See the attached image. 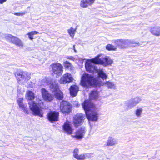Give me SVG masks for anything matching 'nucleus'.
I'll list each match as a JSON object with an SVG mask.
<instances>
[{"instance_id": "obj_33", "label": "nucleus", "mask_w": 160, "mask_h": 160, "mask_svg": "<svg viewBox=\"0 0 160 160\" xmlns=\"http://www.w3.org/2000/svg\"><path fill=\"white\" fill-rule=\"evenodd\" d=\"M107 84L108 85V87L110 88H112L113 86V84L111 82H107Z\"/></svg>"}, {"instance_id": "obj_6", "label": "nucleus", "mask_w": 160, "mask_h": 160, "mask_svg": "<svg viewBox=\"0 0 160 160\" xmlns=\"http://www.w3.org/2000/svg\"><path fill=\"white\" fill-rule=\"evenodd\" d=\"M49 87L50 89H53L54 92V96L57 100H62L64 98L63 92L60 89L58 84H54L53 82L50 83Z\"/></svg>"}, {"instance_id": "obj_7", "label": "nucleus", "mask_w": 160, "mask_h": 160, "mask_svg": "<svg viewBox=\"0 0 160 160\" xmlns=\"http://www.w3.org/2000/svg\"><path fill=\"white\" fill-rule=\"evenodd\" d=\"M59 109L63 113L68 114L71 112L72 106L69 102L62 100L60 103Z\"/></svg>"}, {"instance_id": "obj_18", "label": "nucleus", "mask_w": 160, "mask_h": 160, "mask_svg": "<svg viewBox=\"0 0 160 160\" xmlns=\"http://www.w3.org/2000/svg\"><path fill=\"white\" fill-rule=\"evenodd\" d=\"M69 93L71 96L75 97L79 91V87L76 85H73L70 86L69 88Z\"/></svg>"}, {"instance_id": "obj_5", "label": "nucleus", "mask_w": 160, "mask_h": 160, "mask_svg": "<svg viewBox=\"0 0 160 160\" xmlns=\"http://www.w3.org/2000/svg\"><path fill=\"white\" fill-rule=\"evenodd\" d=\"M51 73L53 76L58 77L61 76L63 72V68L62 65L59 62H54L50 66Z\"/></svg>"}, {"instance_id": "obj_16", "label": "nucleus", "mask_w": 160, "mask_h": 160, "mask_svg": "<svg viewBox=\"0 0 160 160\" xmlns=\"http://www.w3.org/2000/svg\"><path fill=\"white\" fill-rule=\"evenodd\" d=\"M127 41L123 39H118L114 41V43L116 47H119L121 49L127 47Z\"/></svg>"}, {"instance_id": "obj_11", "label": "nucleus", "mask_w": 160, "mask_h": 160, "mask_svg": "<svg viewBox=\"0 0 160 160\" xmlns=\"http://www.w3.org/2000/svg\"><path fill=\"white\" fill-rule=\"evenodd\" d=\"M59 115L58 112L51 111L47 113V118L50 122L53 123L59 120Z\"/></svg>"}, {"instance_id": "obj_30", "label": "nucleus", "mask_w": 160, "mask_h": 160, "mask_svg": "<svg viewBox=\"0 0 160 160\" xmlns=\"http://www.w3.org/2000/svg\"><path fill=\"white\" fill-rule=\"evenodd\" d=\"M142 110L141 108L137 109L136 111V115L138 116H140L142 113Z\"/></svg>"}, {"instance_id": "obj_10", "label": "nucleus", "mask_w": 160, "mask_h": 160, "mask_svg": "<svg viewBox=\"0 0 160 160\" xmlns=\"http://www.w3.org/2000/svg\"><path fill=\"white\" fill-rule=\"evenodd\" d=\"M79 150L77 148H75L73 151V155L74 157L78 160H84L86 157L90 158L92 157V153H82L79 155Z\"/></svg>"}, {"instance_id": "obj_12", "label": "nucleus", "mask_w": 160, "mask_h": 160, "mask_svg": "<svg viewBox=\"0 0 160 160\" xmlns=\"http://www.w3.org/2000/svg\"><path fill=\"white\" fill-rule=\"evenodd\" d=\"M41 94L43 99L48 102L52 101L54 98L53 96L45 88L41 89Z\"/></svg>"}, {"instance_id": "obj_13", "label": "nucleus", "mask_w": 160, "mask_h": 160, "mask_svg": "<svg viewBox=\"0 0 160 160\" xmlns=\"http://www.w3.org/2000/svg\"><path fill=\"white\" fill-rule=\"evenodd\" d=\"M73 78L71 76L70 73L66 72L61 78L60 79V82L61 84H66L73 81Z\"/></svg>"}, {"instance_id": "obj_1", "label": "nucleus", "mask_w": 160, "mask_h": 160, "mask_svg": "<svg viewBox=\"0 0 160 160\" xmlns=\"http://www.w3.org/2000/svg\"><path fill=\"white\" fill-rule=\"evenodd\" d=\"M101 56V54H99L94 58L86 61L85 67L87 71L92 73L97 72V68L95 66L92 64V63L106 66L111 65L113 61L109 57H105L100 58Z\"/></svg>"}, {"instance_id": "obj_25", "label": "nucleus", "mask_w": 160, "mask_h": 160, "mask_svg": "<svg viewBox=\"0 0 160 160\" xmlns=\"http://www.w3.org/2000/svg\"><path fill=\"white\" fill-rule=\"evenodd\" d=\"M116 143L115 141L113 138L112 137H109L106 142V146H113L115 145Z\"/></svg>"}, {"instance_id": "obj_22", "label": "nucleus", "mask_w": 160, "mask_h": 160, "mask_svg": "<svg viewBox=\"0 0 160 160\" xmlns=\"http://www.w3.org/2000/svg\"><path fill=\"white\" fill-rule=\"evenodd\" d=\"M151 33L156 36H160V28L154 27L151 28L150 30Z\"/></svg>"}, {"instance_id": "obj_28", "label": "nucleus", "mask_w": 160, "mask_h": 160, "mask_svg": "<svg viewBox=\"0 0 160 160\" xmlns=\"http://www.w3.org/2000/svg\"><path fill=\"white\" fill-rule=\"evenodd\" d=\"M98 75L103 80L106 79L108 77L107 75L102 70L98 72Z\"/></svg>"}, {"instance_id": "obj_9", "label": "nucleus", "mask_w": 160, "mask_h": 160, "mask_svg": "<svg viewBox=\"0 0 160 160\" xmlns=\"http://www.w3.org/2000/svg\"><path fill=\"white\" fill-rule=\"evenodd\" d=\"M6 38L10 42L20 48L23 47L24 44L22 40L18 37L11 34H8Z\"/></svg>"}, {"instance_id": "obj_26", "label": "nucleus", "mask_w": 160, "mask_h": 160, "mask_svg": "<svg viewBox=\"0 0 160 160\" xmlns=\"http://www.w3.org/2000/svg\"><path fill=\"white\" fill-rule=\"evenodd\" d=\"M39 33V32L36 31H32L28 33L27 35L28 36V38L31 40L33 39V36L35 35H37Z\"/></svg>"}, {"instance_id": "obj_15", "label": "nucleus", "mask_w": 160, "mask_h": 160, "mask_svg": "<svg viewBox=\"0 0 160 160\" xmlns=\"http://www.w3.org/2000/svg\"><path fill=\"white\" fill-rule=\"evenodd\" d=\"M85 132V131L84 128H80L76 130L75 132V135H72V137L77 140H81L84 138Z\"/></svg>"}, {"instance_id": "obj_21", "label": "nucleus", "mask_w": 160, "mask_h": 160, "mask_svg": "<svg viewBox=\"0 0 160 160\" xmlns=\"http://www.w3.org/2000/svg\"><path fill=\"white\" fill-rule=\"evenodd\" d=\"M89 95V98L91 99L96 100L98 97V92L97 90H92L91 91Z\"/></svg>"}, {"instance_id": "obj_4", "label": "nucleus", "mask_w": 160, "mask_h": 160, "mask_svg": "<svg viewBox=\"0 0 160 160\" xmlns=\"http://www.w3.org/2000/svg\"><path fill=\"white\" fill-rule=\"evenodd\" d=\"M96 81L93 75L84 73L81 76L80 84L83 87H88L93 85Z\"/></svg>"}, {"instance_id": "obj_27", "label": "nucleus", "mask_w": 160, "mask_h": 160, "mask_svg": "<svg viewBox=\"0 0 160 160\" xmlns=\"http://www.w3.org/2000/svg\"><path fill=\"white\" fill-rule=\"evenodd\" d=\"M106 49L108 51H115L117 49V47L110 44H108L106 46Z\"/></svg>"}, {"instance_id": "obj_17", "label": "nucleus", "mask_w": 160, "mask_h": 160, "mask_svg": "<svg viewBox=\"0 0 160 160\" xmlns=\"http://www.w3.org/2000/svg\"><path fill=\"white\" fill-rule=\"evenodd\" d=\"M14 75L16 78L18 82H19L22 79H24L29 75L28 73L22 71H20L19 72H16L14 73Z\"/></svg>"}, {"instance_id": "obj_2", "label": "nucleus", "mask_w": 160, "mask_h": 160, "mask_svg": "<svg viewBox=\"0 0 160 160\" xmlns=\"http://www.w3.org/2000/svg\"><path fill=\"white\" fill-rule=\"evenodd\" d=\"M82 105L88 120L92 121H97L98 118V114L95 112L97 108L95 105L87 99L85 100Z\"/></svg>"}, {"instance_id": "obj_23", "label": "nucleus", "mask_w": 160, "mask_h": 160, "mask_svg": "<svg viewBox=\"0 0 160 160\" xmlns=\"http://www.w3.org/2000/svg\"><path fill=\"white\" fill-rule=\"evenodd\" d=\"M25 97L28 101H32L35 98L34 94L31 90L28 91L25 95Z\"/></svg>"}, {"instance_id": "obj_32", "label": "nucleus", "mask_w": 160, "mask_h": 160, "mask_svg": "<svg viewBox=\"0 0 160 160\" xmlns=\"http://www.w3.org/2000/svg\"><path fill=\"white\" fill-rule=\"evenodd\" d=\"M131 44L133 47L138 46H139L140 45L139 43V42H131Z\"/></svg>"}, {"instance_id": "obj_19", "label": "nucleus", "mask_w": 160, "mask_h": 160, "mask_svg": "<svg viewBox=\"0 0 160 160\" xmlns=\"http://www.w3.org/2000/svg\"><path fill=\"white\" fill-rule=\"evenodd\" d=\"M95 0H81L80 2V6L83 8H87L92 5Z\"/></svg>"}, {"instance_id": "obj_14", "label": "nucleus", "mask_w": 160, "mask_h": 160, "mask_svg": "<svg viewBox=\"0 0 160 160\" xmlns=\"http://www.w3.org/2000/svg\"><path fill=\"white\" fill-rule=\"evenodd\" d=\"M63 130L68 134L71 135L73 133V129L70 122L67 121L62 126Z\"/></svg>"}, {"instance_id": "obj_20", "label": "nucleus", "mask_w": 160, "mask_h": 160, "mask_svg": "<svg viewBox=\"0 0 160 160\" xmlns=\"http://www.w3.org/2000/svg\"><path fill=\"white\" fill-rule=\"evenodd\" d=\"M23 99L22 98H19L17 100L18 103L20 108L26 113L28 114V108L23 103Z\"/></svg>"}, {"instance_id": "obj_24", "label": "nucleus", "mask_w": 160, "mask_h": 160, "mask_svg": "<svg viewBox=\"0 0 160 160\" xmlns=\"http://www.w3.org/2000/svg\"><path fill=\"white\" fill-rule=\"evenodd\" d=\"M63 65L66 69L72 70L73 69L74 67L72 64L67 60L63 62Z\"/></svg>"}, {"instance_id": "obj_8", "label": "nucleus", "mask_w": 160, "mask_h": 160, "mask_svg": "<svg viewBox=\"0 0 160 160\" xmlns=\"http://www.w3.org/2000/svg\"><path fill=\"white\" fill-rule=\"evenodd\" d=\"M85 119L84 114L78 113L75 115L73 118V123L74 127L78 128L84 122Z\"/></svg>"}, {"instance_id": "obj_36", "label": "nucleus", "mask_w": 160, "mask_h": 160, "mask_svg": "<svg viewBox=\"0 0 160 160\" xmlns=\"http://www.w3.org/2000/svg\"><path fill=\"white\" fill-rule=\"evenodd\" d=\"M138 102H139V101L137 102H134V103H135L137 104V103H138Z\"/></svg>"}, {"instance_id": "obj_29", "label": "nucleus", "mask_w": 160, "mask_h": 160, "mask_svg": "<svg viewBox=\"0 0 160 160\" xmlns=\"http://www.w3.org/2000/svg\"><path fill=\"white\" fill-rule=\"evenodd\" d=\"M76 30L73 29L72 28H71L68 30V32L70 35L73 38L74 35Z\"/></svg>"}, {"instance_id": "obj_3", "label": "nucleus", "mask_w": 160, "mask_h": 160, "mask_svg": "<svg viewBox=\"0 0 160 160\" xmlns=\"http://www.w3.org/2000/svg\"><path fill=\"white\" fill-rule=\"evenodd\" d=\"M37 103L34 101L29 102V107L33 115H38L40 117H42L43 116V113L41 112L40 108L43 105L44 103L39 99H37Z\"/></svg>"}, {"instance_id": "obj_35", "label": "nucleus", "mask_w": 160, "mask_h": 160, "mask_svg": "<svg viewBox=\"0 0 160 160\" xmlns=\"http://www.w3.org/2000/svg\"><path fill=\"white\" fill-rule=\"evenodd\" d=\"M7 0H0V4H2L6 2Z\"/></svg>"}, {"instance_id": "obj_31", "label": "nucleus", "mask_w": 160, "mask_h": 160, "mask_svg": "<svg viewBox=\"0 0 160 160\" xmlns=\"http://www.w3.org/2000/svg\"><path fill=\"white\" fill-rule=\"evenodd\" d=\"M26 13V12H25L22 13H14V14L16 16H20L24 15Z\"/></svg>"}, {"instance_id": "obj_34", "label": "nucleus", "mask_w": 160, "mask_h": 160, "mask_svg": "<svg viewBox=\"0 0 160 160\" xmlns=\"http://www.w3.org/2000/svg\"><path fill=\"white\" fill-rule=\"evenodd\" d=\"M66 58L69 60H72L74 61L75 58L73 57H66Z\"/></svg>"}]
</instances>
